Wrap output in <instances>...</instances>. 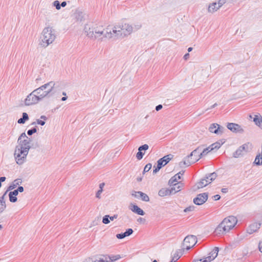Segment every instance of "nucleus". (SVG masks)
<instances>
[{
  "label": "nucleus",
  "mask_w": 262,
  "mask_h": 262,
  "mask_svg": "<svg viewBox=\"0 0 262 262\" xmlns=\"http://www.w3.org/2000/svg\"><path fill=\"white\" fill-rule=\"evenodd\" d=\"M144 153L142 152V151L138 150V152L137 153L136 158L138 160H140L143 158V155Z\"/></svg>",
  "instance_id": "obj_38"
},
{
  "label": "nucleus",
  "mask_w": 262,
  "mask_h": 262,
  "mask_svg": "<svg viewBox=\"0 0 262 262\" xmlns=\"http://www.w3.org/2000/svg\"><path fill=\"white\" fill-rule=\"evenodd\" d=\"M221 191L223 192V193H227L228 191V190L227 188H222L221 189Z\"/></svg>",
  "instance_id": "obj_60"
},
{
  "label": "nucleus",
  "mask_w": 262,
  "mask_h": 262,
  "mask_svg": "<svg viewBox=\"0 0 262 262\" xmlns=\"http://www.w3.org/2000/svg\"><path fill=\"white\" fill-rule=\"evenodd\" d=\"M120 26V33H121L122 38L130 35L133 32L139 30L141 25L140 24H134L133 25L127 23L118 24Z\"/></svg>",
  "instance_id": "obj_6"
},
{
  "label": "nucleus",
  "mask_w": 262,
  "mask_h": 262,
  "mask_svg": "<svg viewBox=\"0 0 262 262\" xmlns=\"http://www.w3.org/2000/svg\"><path fill=\"white\" fill-rule=\"evenodd\" d=\"M60 7H64L66 5H67V2L64 1V2H62L61 4H60Z\"/></svg>",
  "instance_id": "obj_58"
},
{
  "label": "nucleus",
  "mask_w": 262,
  "mask_h": 262,
  "mask_svg": "<svg viewBox=\"0 0 262 262\" xmlns=\"http://www.w3.org/2000/svg\"><path fill=\"white\" fill-rule=\"evenodd\" d=\"M37 132V129L35 127L32 128L27 131V134L29 136H31L34 133Z\"/></svg>",
  "instance_id": "obj_44"
},
{
  "label": "nucleus",
  "mask_w": 262,
  "mask_h": 262,
  "mask_svg": "<svg viewBox=\"0 0 262 262\" xmlns=\"http://www.w3.org/2000/svg\"><path fill=\"white\" fill-rule=\"evenodd\" d=\"M237 223V220L234 216H229L225 218L223 221L216 228L215 232L217 234L227 233L233 229Z\"/></svg>",
  "instance_id": "obj_3"
},
{
  "label": "nucleus",
  "mask_w": 262,
  "mask_h": 262,
  "mask_svg": "<svg viewBox=\"0 0 262 262\" xmlns=\"http://www.w3.org/2000/svg\"><path fill=\"white\" fill-rule=\"evenodd\" d=\"M189 57V53H186L184 55V58L185 60H187Z\"/></svg>",
  "instance_id": "obj_59"
},
{
  "label": "nucleus",
  "mask_w": 262,
  "mask_h": 262,
  "mask_svg": "<svg viewBox=\"0 0 262 262\" xmlns=\"http://www.w3.org/2000/svg\"><path fill=\"white\" fill-rule=\"evenodd\" d=\"M41 101L39 98L34 93L33 91L29 94L25 100V104L27 106L35 104Z\"/></svg>",
  "instance_id": "obj_12"
},
{
  "label": "nucleus",
  "mask_w": 262,
  "mask_h": 262,
  "mask_svg": "<svg viewBox=\"0 0 262 262\" xmlns=\"http://www.w3.org/2000/svg\"><path fill=\"white\" fill-rule=\"evenodd\" d=\"M27 150H23L17 147H15L14 157L16 163L18 165H21L26 161L27 156L28 154Z\"/></svg>",
  "instance_id": "obj_7"
},
{
  "label": "nucleus",
  "mask_w": 262,
  "mask_h": 262,
  "mask_svg": "<svg viewBox=\"0 0 262 262\" xmlns=\"http://www.w3.org/2000/svg\"><path fill=\"white\" fill-rule=\"evenodd\" d=\"M116 237L118 239H123L125 238L126 236L124 233H119L116 235Z\"/></svg>",
  "instance_id": "obj_47"
},
{
  "label": "nucleus",
  "mask_w": 262,
  "mask_h": 262,
  "mask_svg": "<svg viewBox=\"0 0 262 262\" xmlns=\"http://www.w3.org/2000/svg\"><path fill=\"white\" fill-rule=\"evenodd\" d=\"M162 107H163L162 105H161V104H159V105H158L157 106H156V110L157 111H160V110H161V109L162 108Z\"/></svg>",
  "instance_id": "obj_56"
},
{
  "label": "nucleus",
  "mask_w": 262,
  "mask_h": 262,
  "mask_svg": "<svg viewBox=\"0 0 262 262\" xmlns=\"http://www.w3.org/2000/svg\"><path fill=\"white\" fill-rule=\"evenodd\" d=\"M172 157V155L171 154L165 156L163 158L160 159L157 161V163H161V166L163 167L166 165L170 161Z\"/></svg>",
  "instance_id": "obj_21"
},
{
  "label": "nucleus",
  "mask_w": 262,
  "mask_h": 262,
  "mask_svg": "<svg viewBox=\"0 0 262 262\" xmlns=\"http://www.w3.org/2000/svg\"><path fill=\"white\" fill-rule=\"evenodd\" d=\"M56 38V31L52 27H46L41 32L40 44L42 47L47 48L54 41Z\"/></svg>",
  "instance_id": "obj_2"
},
{
  "label": "nucleus",
  "mask_w": 262,
  "mask_h": 262,
  "mask_svg": "<svg viewBox=\"0 0 262 262\" xmlns=\"http://www.w3.org/2000/svg\"><path fill=\"white\" fill-rule=\"evenodd\" d=\"M217 177V174L215 172H212L206 175L205 178V182L208 183V185L214 181Z\"/></svg>",
  "instance_id": "obj_24"
},
{
  "label": "nucleus",
  "mask_w": 262,
  "mask_h": 262,
  "mask_svg": "<svg viewBox=\"0 0 262 262\" xmlns=\"http://www.w3.org/2000/svg\"><path fill=\"white\" fill-rule=\"evenodd\" d=\"M224 130L225 128L220 126L217 123H212L209 127V130L210 132L216 135H221L223 134Z\"/></svg>",
  "instance_id": "obj_14"
},
{
  "label": "nucleus",
  "mask_w": 262,
  "mask_h": 262,
  "mask_svg": "<svg viewBox=\"0 0 262 262\" xmlns=\"http://www.w3.org/2000/svg\"><path fill=\"white\" fill-rule=\"evenodd\" d=\"M9 200L12 203H15L17 201V199L16 196L9 194Z\"/></svg>",
  "instance_id": "obj_43"
},
{
  "label": "nucleus",
  "mask_w": 262,
  "mask_h": 262,
  "mask_svg": "<svg viewBox=\"0 0 262 262\" xmlns=\"http://www.w3.org/2000/svg\"><path fill=\"white\" fill-rule=\"evenodd\" d=\"M214 200L217 201L219 200L221 198V196L219 194H216L213 196Z\"/></svg>",
  "instance_id": "obj_53"
},
{
  "label": "nucleus",
  "mask_w": 262,
  "mask_h": 262,
  "mask_svg": "<svg viewBox=\"0 0 262 262\" xmlns=\"http://www.w3.org/2000/svg\"><path fill=\"white\" fill-rule=\"evenodd\" d=\"M197 243V239L195 236L193 235H188L184 239L183 246L185 247L187 250H189L193 247Z\"/></svg>",
  "instance_id": "obj_11"
},
{
  "label": "nucleus",
  "mask_w": 262,
  "mask_h": 262,
  "mask_svg": "<svg viewBox=\"0 0 262 262\" xmlns=\"http://www.w3.org/2000/svg\"><path fill=\"white\" fill-rule=\"evenodd\" d=\"M100 257H89L84 259L83 262H99Z\"/></svg>",
  "instance_id": "obj_34"
},
{
  "label": "nucleus",
  "mask_w": 262,
  "mask_h": 262,
  "mask_svg": "<svg viewBox=\"0 0 262 262\" xmlns=\"http://www.w3.org/2000/svg\"><path fill=\"white\" fill-rule=\"evenodd\" d=\"M220 8L216 2H213L208 5L207 11L208 13H213L217 11Z\"/></svg>",
  "instance_id": "obj_22"
},
{
  "label": "nucleus",
  "mask_w": 262,
  "mask_h": 262,
  "mask_svg": "<svg viewBox=\"0 0 262 262\" xmlns=\"http://www.w3.org/2000/svg\"><path fill=\"white\" fill-rule=\"evenodd\" d=\"M254 163L256 165H262V155H258L256 156Z\"/></svg>",
  "instance_id": "obj_32"
},
{
  "label": "nucleus",
  "mask_w": 262,
  "mask_h": 262,
  "mask_svg": "<svg viewBox=\"0 0 262 262\" xmlns=\"http://www.w3.org/2000/svg\"><path fill=\"white\" fill-rule=\"evenodd\" d=\"M250 146L251 144H250L249 143L242 145L233 153V157L235 158H238L243 157L249 151Z\"/></svg>",
  "instance_id": "obj_9"
},
{
  "label": "nucleus",
  "mask_w": 262,
  "mask_h": 262,
  "mask_svg": "<svg viewBox=\"0 0 262 262\" xmlns=\"http://www.w3.org/2000/svg\"><path fill=\"white\" fill-rule=\"evenodd\" d=\"M110 215H105L103 217L102 219V223L104 224H108L110 223Z\"/></svg>",
  "instance_id": "obj_35"
},
{
  "label": "nucleus",
  "mask_w": 262,
  "mask_h": 262,
  "mask_svg": "<svg viewBox=\"0 0 262 262\" xmlns=\"http://www.w3.org/2000/svg\"><path fill=\"white\" fill-rule=\"evenodd\" d=\"M138 194L140 195V198L143 201L145 202H149V196L145 193H143L141 191H139V192H137Z\"/></svg>",
  "instance_id": "obj_29"
},
{
  "label": "nucleus",
  "mask_w": 262,
  "mask_h": 262,
  "mask_svg": "<svg viewBox=\"0 0 262 262\" xmlns=\"http://www.w3.org/2000/svg\"><path fill=\"white\" fill-rule=\"evenodd\" d=\"M210 147L209 146L205 149H204L202 151L201 150V155H202V156H204L206 155H207V154H208L209 151H211L212 150H210Z\"/></svg>",
  "instance_id": "obj_36"
},
{
  "label": "nucleus",
  "mask_w": 262,
  "mask_h": 262,
  "mask_svg": "<svg viewBox=\"0 0 262 262\" xmlns=\"http://www.w3.org/2000/svg\"><path fill=\"white\" fill-rule=\"evenodd\" d=\"M148 148H149L148 145L147 144H145L143 145L140 146L138 148V150H139V151L146 150L148 149Z\"/></svg>",
  "instance_id": "obj_40"
},
{
  "label": "nucleus",
  "mask_w": 262,
  "mask_h": 262,
  "mask_svg": "<svg viewBox=\"0 0 262 262\" xmlns=\"http://www.w3.org/2000/svg\"><path fill=\"white\" fill-rule=\"evenodd\" d=\"M258 248H259V251L261 252H262V241L259 242V245H258Z\"/></svg>",
  "instance_id": "obj_57"
},
{
  "label": "nucleus",
  "mask_w": 262,
  "mask_h": 262,
  "mask_svg": "<svg viewBox=\"0 0 262 262\" xmlns=\"http://www.w3.org/2000/svg\"><path fill=\"white\" fill-rule=\"evenodd\" d=\"M118 217L117 214H114L113 216H110V221H113L114 219H116Z\"/></svg>",
  "instance_id": "obj_54"
},
{
  "label": "nucleus",
  "mask_w": 262,
  "mask_h": 262,
  "mask_svg": "<svg viewBox=\"0 0 262 262\" xmlns=\"http://www.w3.org/2000/svg\"><path fill=\"white\" fill-rule=\"evenodd\" d=\"M28 120H29L28 115L26 113H23L22 117L18 120L17 123L19 124H24Z\"/></svg>",
  "instance_id": "obj_28"
},
{
  "label": "nucleus",
  "mask_w": 262,
  "mask_h": 262,
  "mask_svg": "<svg viewBox=\"0 0 262 262\" xmlns=\"http://www.w3.org/2000/svg\"><path fill=\"white\" fill-rule=\"evenodd\" d=\"M261 223L258 222H255L251 224L247 229V232L251 234L256 232L260 227Z\"/></svg>",
  "instance_id": "obj_18"
},
{
  "label": "nucleus",
  "mask_w": 262,
  "mask_h": 262,
  "mask_svg": "<svg viewBox=\"0 0 262 262\" xmlns=\"http://www.w3.org/2000/svg\"><path fill=\"white\" fill-rule=\"evenodd\" d=\"M129 209L133 212H135L138 215H144L145 214L144 211L136 205L131 204L129 206Z\"/></svg>",
  "instance_id": "obj_20"
},
{
  "label": "nucleus",
  "mask_w": 262,
  "mask_h": 262,
  "mask_svg": "<svg viewBox=\"0 0 262 262\" xmlns=\"http://www.w3.org/2000/svg\"><path fill=\"white\" fill-rule=\"evenodd\" d=\"M253 121L256 125L262 128V117L260 115H256L253 118Z\"/></svg>",
  "instance_id": "obj_27"
},
{
  "label": "nucleus",
  "mask_w": 262,
  "mask_h": 262,
  "mask_svg": "<svg viewBox=\"0 0 262 262\" xmlns=\"http://www.w3.org/2000/svg\"><path fill=\"white\" fill-rule=\"evenodd\" d=\"M219 250V248L215 247L213 250L209 253V255L207 257L201 259H194L193 262H210L216 257Z\"/></svg>",
  "instance_id": "obj_10"
},
{
  "label": "nucleus",
  "mask_w": 262,
  "mask_h": 262,
  "mask_svg": "<svg viewBox=\"0 0 262 262\" xmlns=\"http://www.w3.org/2000/svg\"><path fill=\"white\" fill-rule=\"evenodd\" d=\"M137 192H139V191H134V192L132 193V195L133 196H134V197H135V198H140V195H139V194H138V193H137Z\"/></svg>",
  "instance_id": "obj_51"
},
{
  "label": "nucleus",
  "mask_w": 262,
  "mask_h": 262,
  "mask_svg": "<svg viewBox=\"0 0 262 262\" xmlns=\"http://www.w3.org/2000/svg\"><path fill=\"white\" fill-rule=\"evenodd\" d=\"M63 85V83L61 82H54L52 81L43 84V86H46V90L44 91L48 93L46 94L47 98L54 96L56 91L62 89Z\"/></svg>",
  "instance_id": "obj_4"
},
{
  "label": "nucleus",
  "mask_w": 262,
  "mask_h": 262,
  "mask_svg": "<svg viewBox=\"0 0 262 262\" xmlns=\"http://www.w3.org/2000/svg\"><path fill=\"white\" fill-rule=\"evenodd\" d=\"M18 192H22L24 191V187L23 186H18L17 189H16Z\"/></svg>",
  "instance_id": "obj_55"
},
{
  "label": "nucleus",
  "mask_w": 262,
  "mask_h": 262,
  "mask_svg": "<svg viewBox=\"0 0 262 262\" xmlns=\"http://www.w3.org/2000/svg\"><path fill=\"white\" fill-rule=\"evenodd\" d=\"M201 150H202V147H198L193 150L189 155L187 156L183 162H180V165L182 166L183 164L188 166L198 161L202 157L201 155Z\"/></svg>",
  "instance_id": "obj_5"
},
{
  "label": "nucleus",
  "mask_w": 262,
  "mask_h": 262,
  "mask_svg": "<svg viewBox=\"0 0 262 262\" xmlns=\"http://www.w3.org/2000/svg\"><path fill=\"white\" fill-rule=\"evenodd\" d=\"M9 194L16 196V195H17L18 194V191L16 189H15V190H13L12 191H10L9 193Z\"/></svg>",
  "instance_id": "obj_49"
},
{
  "label": "nucleus",
  "mask_w": 262,
  "mask_h": 262,
  "mask_svg": "<svg viewBox=\"0 0 262 262\" xmlns=\"http://www.w3.org/2000/svg\"><path fill=\"white\" fill-rule=\"evenodd\" d=\"M22 180L20 179H17L15 180L8 187L7 190L5 191L6 192V194L9 191L12 190L15 188L17 186L19 185V184H21Z\"/></svg>",
  "instance_id": "obj_23"
},
{
  "label": "nucleus",
  "mask_w": 262,
  "mask_h": 262,
  "mask_svg": "<svg viewBox=\"0 0 262 262\" xmlns=\"http://www.w3.org/2000/svg\"><path fill=\"white\" fill-rule=\"evenodd\" d=\"M40 119H42L43 121H45V120H47L48 118L46 116L42 115L40 116Z\"/></svg>",
  "instance_id": "obj_61"
},
{
  "label": "nucleus",
  "mask_w": 262,
  "mask_h": 262,
  "mask_svg": "<svg viewBox=\"0 0 262 262\" xmlns=\"http://www.w3.org/2000/svg\"><path fill=\"white\" fill-rule=\"evenodd\" d=\"M162 167L161 163H157L156 167L155 166H154V169L153 170V173H156Z\"/></svg>",
  "instance_id": "obj_37"
},
{
  "label": "nucleus",
  "mask_w": 262,
  "mask_h": 262,
  "mask_svg": "<svg viewBox=\"0 0 262 262\" xmlns=\"http://www.w3.org/2000/svg\"><path fill=\"white\" fill-rule=\"evenodd\" d=\"M174 190V188H162L158 192V194L160 196H165L167 195H169L170 194H174V191L173 190Z\"/></svg>",
  "instance_id": "obj_19"
},
{
  "label": "nucleus",
  "mask_w": 262,
  "mask_h": 262,
  "mask_svg": "<svg viewBox=\"0 0 262 262\" xmlns=\"http://www.w3.org/2000/svg\"><path fill=\"white\" fill-rule=\"evenodd\" d=\"M120 256L119 255L116 256H109L107 255H103L100 256L99 262H113L119 259Z\"/></svg>",
  "instance_id": "obj_17"
},
{
  "label": "nucleus",
  "mask_w": 262,
  "mask_h": 262,
  "mask_svg": "<svg viewBox=\"0 0 262 262\" xmlns=\"http://www.w3.org/2000/svg\"><path fill=\"white\" fill-rule=\"evenodd\" d=\"M184 173V171L183 170H182L181 171H180L179 173H178L177 174H179V176H180L181 177V176H182Z\"/></svg>",
  "instance_id": "obj_64"
},
{
  "label": "nucleus",
  "mask_w": 262,
  "mask_h": 262,
  "mask_svg": "<svg viewBox=\"0 0 262 262\" xmlns=\"http://www.w3.org/2000/svg\"><path fill=\"white\" fill-rule=\"evenodd\" d=\"M180 179H181V176H179V174H176L169 180L168 184L170 186H171L175 184V183H179L178 181Z\"/></svg>",
  "instance_id": "obj_26"
},
{
  "label": "nucleus",
  "mask_w": 262,
  "mask_h": 262,
  "mask_svg": "<svg viewBox=\"0 0 262 262\" xmlns=\"http://www.w3.org/2000/svg\"><path fill=\"white\" fill-rule=\"evenodd\" d=\"M102 189H101V190H99L97 192V193H96V197L97 198H99H99H100V194H101V193H102Z\"/></svg>",
  "instance_id": "obj_50"
},
{
  "label": "nucleus",
  "mask_w": 262,
  "mask_h": 262,
  "mask_svg": "<svg viewBox=\"0 0 262 262\" xmlns=\"http://www.w3.org/2000/svg\"><path fill=\"white\" fill-rule=\"evenodd\" d=\"M194 206H190L184 209L185 212H189L192 211L194 210Z\"/></svg>",
  "instance_id": "obj_46"
},
{
  "label": "nucleus",
  "mask_w": 262,
  "mask_h": 262,
  "mask_svg": "<svg viewBox=\"0 0 262 262\" xmlns=\"http://www.w3.org/2000/svg\"><path fill=\"white\" fill-rule=\"evenodd\" d=\"M137 221L139 222H141L142 221H145V220L142 217H139L138 220H137Z\"/></svg>",
  "instance_id": "obj_63"
},
{
  "label": "nucleus",
  "mask_w": 262,
  "mask_h": 262,
  "mask_svg": "<svg viewBox=\"0 0 262 262\" xmlns=\"http://www.w3.org/2000/svg\"><path fill=\"white\" fill-rule=\"evenodd\" d=\"M208 199V193L206 192L200 193L193 199V203L197 205L203 204Z\"/></svg>",
  "instance_id": "obj_13"
},
{
  "label": "nucleus",
  "mask_w": 262,
  "mask_h": 262,
  "mask_svg": "<svg viewBox=\"0 0 262 262\" xmlns=\"http://www.w3.org/2000/svg\"><path fill=\"white\" fill-rule=\"evenodd\" d=\"M104 183H100L99 184V188H100L99 190H101V189L103 190V187H104Z\"/></svg>",
  "instance_id": "obj_62"
},
{
  "label": "nucleus",
  "mask_w": 262,
  "mask_h": 262,
  "mask_svg": "<svg viewBox=\"0 0 262 262\" xmlns=\"http://www.w3.org/2000/svg\"><path fill=\"white\" fill-rule=\"evenodd\" d=\"M6 179L5 177H0V188L2 186V182H4Z\"/></svg>",
  "instance_id": "obj_52"
},
{
  "label": "nucleus",
  "mask_w": 262,
  "mask_h": 262,
  "mask_svg": "<svg viewBox=\"0 0 262 262\" xmlns=\"http://www.w3.org/2000/svg\"><path fill=\"white\" fill-rule=\"evenodd\" d=\"M221 144L220 142H215L212 144L209 147H210V150H213L214 149H218L220 148Z\"/></svg>",
  "instance_id": "obj_33"
},
{
  "label": "nucleus",
  "mask_w": 262,
  "mask_h": 262,
  "mask_svg": "<svg viewBox=\"0 0 262 262\" xmlns=\"http://www.w3.org/2000/svg\"><path fill=\"white\" fill-rule=\"evenodd\" d=\"M120 28L118 24L115 25L112 29L108 27L105 30L101 26L86 24L84 26V31L85 35L92 40L98 39L102 40L103 38H105L116 41L122 38Z\"/></svg>",
  "instance_id": "obj_1"
},
{
  "label": "nucleus",
  "mask_w": 262,
  "mask_h": 262,
  "mask_svg": "<svg viewBox=\"0 0 262 262\" xmlns=\"http://www.w3.org/2000/svg\"><path fill=\"white\" fill-rule=\"evenodd\" d=\"M151 167H152L151 164L148 163L147 164H146L145 165V166L144 167V170H143V173H144L145 172H148L151 169Z\"/></svg>",
  "instance_id": "obj_39"
},
{
  "label": "nucleus",
  "mask_w": 262,
  "mask_h": 262,
  "mask_svg": "<svg viewBox=\"0 0 262 262\" xmlns=\"http://www.w3.org/2000/svg\"><path fill=\"white\" fill-rule=\"evenodd\" d=\"M6 196V192H5L3 195L0 197V213H2L6 208L5 203V198Z\"/></svg>",
  "instance_id": "obj_25"
},
{
  "label": "nucleus",
  "mask_w": 262,
  "mask_h": 262,
  "mask_svg": "<svg viewBox=\"0 0 262 262\" xmlns=\"http://www.w3.org/2000/svg\"><path fill=\"white\" fill-rule=\"evenodd\" d=\"M170 186L171 187V188H174V190L173 191H174V193H176L177 192L180 191L182 187V184L180 183H177Z\"/></svg>",
  "instance_id": "obj_30"
},
{
  "label": "nucleus",
  "mask_w": 262,
  "mask_h": 262,
  "mask_svg": "<svg viewBox=\"0 0 262 262\" xmlns=\"http://www.w3.org/2000/svg\"><path fill=\"white\" fill-rule=\"evenodd\" d=\"M36 122L38 124H39L40 125H44L45 124V121H43V120H39V119H37L36 120Z\"/></svg>",
  "instance_id": "obj_48"
},
{
  "label": "nucleus",
  "mask_w": 262,
  "mask_h": 262,
  "mask_svg": "<svg viewBox=\"0 0 262 262\" xmlns=\"http://www.w3.org/2000/svg\"><path fill=\"white\" fill-rule=\"evenodd\" d=\"M133 230L131 228L127 229L125 232H124V234H125V236H128L130 235L133 233Z\"/></svg>",
  "instance_id": "obj_41"
},
{
  "label": "nucleus",
  "mask_w": 262,
  "mask_h": 262,
  "mask_svg": "<svg viewBox=\"0 0 262 262\" xmlns=\"http://www.w3.org/2000/svg\"><path fill=\"white\" fill-rule=\"evenodd\" d=\"M196 185L198 189H200L208 185V183L205 182V179H202Z\"/></svg>",
  "instance_id": "obj_31"
},
{
  "label": "nucleus",
  "mask_w": 262,
  "mask_h": 262,
  "mask_svg": "<svg viewBox=\"0 0 262 262\" xmlns=\"http://www.w3.org/2000/svg\"><path fill=\"white\" fill-rule=\"evenodd\" d=\"M31 139L28 138L25 133H22L18 139V145L16 147L21 148L24 150H27L29 152L30 149V143Z\"/></svg>",
  "instance_id": "obj_8"
},
{
  "label": "nucleus",
  "mask_w": 262,
  "mask_h": 262,
  "mask_svg": "<svg viewBox=\"0 0 262 262\" xmlns=\"http://www.w3.org/2000/svg\"><path fill=\"white\" fill-rule=\"evenodd\" d=\"M226 0H219L216 3L218 5V7L221 8L224 4L226 3Z\"/></svg>",
  "instance_id": "obj_45"
},
{
  "label": "nucleus",
  "mask_w": 262,
  "mask_h": 262,
  "mask_svg": "<svg viewBox=\"0 0 262 262\" xmlns=\"http://www.w3.org/2000/svg\"><path fill=\"white\" fill-rule=\"evenodd\" d=\"M53 5L55 7L56 9H57V10H59L60 9V3L58 1L56 0V1H55L53 3Z\"/></svg>",
  "instance_id": "obj_42"
},
{
  "label": "nucleus",
  "mask_w": 262,
  "mask_h": 262,
  "mask_svg": "<svg viewBox=\"0 0 262 262\" xmlns=\"http://www.w3.org/2000/svg\"><path fill=\"white\" fill-rule=\"evenodd\" d=\"M227 127L228 129L230 130L231 132L233 133H242L244 132V129L238 124L234 123H228L227 125Z\"/></svg>",
  "instance_id": "obj_16"
},
{
  "label": "nucleus",
  "mask_w": 262,
  "mask_h": 262,
  "mask_svg": "<svg viewBox=\"0 0 262 262\" xmlns=\"http://www.w3.org/2000/svg\"><path fill=\"white\" fill-rule=\"evenodd\" d=\"M45 90L46 86H43V85H42L33 91L34 93H35L36 96L39 98L40 101L42 100L45 98H47L46 94H47L48 93H45L44 91Z\"/></svg>",
  "instance_id": "obj_15"
}]
</instances>
